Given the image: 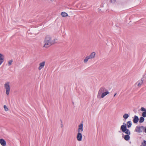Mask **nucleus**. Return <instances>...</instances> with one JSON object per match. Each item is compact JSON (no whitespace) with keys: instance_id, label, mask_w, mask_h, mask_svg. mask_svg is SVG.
Listing matches in <instances>:
<instances>
[{"instance_id":"f257e3e1","label":"nucleus","mask_w":146,"mask_h":146,"mask_svg":"<svg viewBox=\"0 0 146 146\" xmlns=\"http://www.w3.org/2000/svg\"><path fill=\"white\" fill-rule=\"evenodd\" d=\"M57 40L56 39H54L53 40H51V38L49 35H47L45 39L44 43H45L44 46L46 48L52 45L55 42V41Z\"/></svg>"},{"instance_id":"f03ea898","label":"nucleus","mask_w":146,"mask_h":146,"mask_svg":"<svg viewBox=\"0 0 146 146\" xmlns=\"http://www.w3.org/2000/svg\"><path fill=\"white\" fill-rule=\"evenodd\" d=\"M120 130L122 132L126 134L130 135L131 132L129 130L127 129V126L125 125H121L120 127Z\"/></svg>"},{"instance_id":"7ed1b4c3","label":"nucleus","mask_w":146,"mask_h":146,"mask_svg":"<svg viewBox=\"0 0 146 146\" xmlns=\"http://www.w3.org/2000/svg\"><path fill=\"white\" fill-rule=\"evenodd\" d=\"M4 87L5 89L6 93V94L8 95L9 94L10 91V86L9 85V82H7L5 83L4 84Z\"/></svg>"},{"instance_id":"20e7f679","label":"nucleus","mask_w":146,"mask_h":146,"mask_svg":"<svg viewBox=\"0 0 146 146\" xmlns=\"http://www.w3.org/2000/svg\"><path fill=\"white\" fill-rule=\"evenodd\" d=\"M107 90L106 89L105 87H101L100 88V89L98 92L97 95V98L99 99H100V95L102 93L104 92L105 91Z\"/></svg>"},{"instance_id":"39448f33","label":"nucleus","mask_w":146,"mask_h":146,"mask_svg":"<svg viewBox=\"0 0 146 146\" xmlns=\"http://www.w3.org/2000/svg\"><path fill=\"white\" fill-rule=\"evenodd\" d=\"M82 135L81 132H78L76 136L77 140L78 141H81L82 140Z\"/></svg>"},{"instance_id":"423d86ee","label":"nucleus","mask_w":146,"mask_h":146,"mask_svg":"<svg viewBox=\"0 0 146 146\" xmlns=\"http://www.w3.org/2000/svg\"><path fill=\"white\" fill-rule=\"evenodd\" d=\"M122 137L123 138H124V139L127 141H128L130 140V137L129 136L130 135L129 134H126V135H124V134L122 133Z\"/></svg>"},{"instance_id":"0eeeda50","label":"nucleus","mask_w":146,"mask_h":146,"mask_svg":"<svg viewBox=\"0 0 146 146\" xmlns=\"http://www.w3.org/2000/svg\"><path fill=\"white\" fill-rule=\"evenodd\" d=\"M83 123H80L78 126V132H82L83 130Z\"/></svg>"},{"instance_id":"6e6552de","label":"nucleus","mask_w":146,"mask_h":146,"mask_svg":"<svg viewBox=\"0 0 146 146\" xmlns=\"http://www.w3.org/2000/svg\"><path fill=\"white\" fill-rule=\"evenodd\" d=\"M109 93V92L107 90L105 91L104 92H103L102 94L100 95V99L101 98H104L105 96L106 95H108Z\"/></svg>"},{"instance_id":"1a4fd4ad","label":"nucleus","mask_w":146,"mask_h":146,"mask_svg":"<svg viewBox=\"0 0 146 146\" xmlns=\"http://www.w3.org/2000/svg\"><path fill=\"white\" fill-rule=\"evenodd\" d=\"M139 120V119L138 117L136 115H135L134 116V118L133 119V121L134 123H137Z\"/></svg>"},{"instance_id":"9d476101","label":"nucleus","mask_w":146,"mask_h":146,"mask_svg":"<svg viewBox=\"0 0 146 146\" xmlns=\"http://www.w3.org/2000/svg\"><path fill=\"white\" fill-rule=\"evenodd\" d=\"M0 143L2 146H5L6 145V142L3 139H0Z\"/></svg>"},{"instance_id":"9b49d317","label":"nucleus","mask_w":146,"mask_h":146,"mask_svg":"<svg viewBox=\"0 0 146 146\" xmlns=\"http://www.w3.org/2000/svg\"><path fill=\"white\" fill-rule=\"evenodd\" d=\"M4 60V56L0 53V65L3 62Z\"/></svg>"},{"instance_id":"f8f14e48","label":"nucleus","mask_w":146,"mask_h":146,"mask_svg":"<svg viewBox=\"0 0 146 146\" xmlns=\"http://www.w3.org/2000/svg\"><path fill=\"white\" fill-rule=\"evenodd\" d=\"M45 64V62L43 61L42 62H41L39 64V66L38 67V69L40 70L42 68H43Z\"/></svg>"},{"instance_id":"ddd939ff","label":"nucleus","mask_w":146,"mask_h":146,"mask_svg":"<svg viewBox=\"0 0 146 146\" xmlns=\"http://www.w3.org/2000/svg\"><path fill=\"white\" fill-rule=\"evenodd\" d=\"M95 52H93L91 53L89 56H88L90 59H92L94 58L95 57Z\"/></svg>"},{"instance_id":"4468645a","label":"nucleus","mask_w":146,"mask_h":146,"mask_svg":"<svg viewBox=\"0 0 146 146\" xmlns=\"http://www.w3.org/2000/svg\"><path fill=\"white\" fill-rule=\"evenodd\" d=\"M135 131L138 132L139 133H141L142 132V131L141 130L140 127L139 126H136L135 129Z\"/></svg>"},{"instance_id":"2eb2a0df","label":"nucleus","mask_w":146,"mask_h":146,"mask_svg":"<svg viewBox=\"0 0 146 146\" xmlns=\"http://www.w3.org/2000/svg\"><path fill=\"white\" fill-rule=\"evenodd\" d=\"M132 125V122L131 121L127 122V125L128 128L130 127Z\"/></svg>"},{"instance_id":"dca6fc26","label":"nucleus","mask_w":146,"mask_h":146,"mask_svg":"<svg viewBox=\"0 0 146 146\" xmlns=\"http://www.w3.org/2000/svg\"><path fill=\"white\" fill-rule=\"evenodd\" d=\"M61 15L63 17H66L68 16V14L65 12H62Z\"/></svg>"},{"instance_id":"f3484780","label":"nucleus","mask_w":146,"mask_h":146,"mask_svg":"<svg viewBox=\"0 0 146 146\" xmlns=\"http://www.w3.org/2000/svg\"><path fill=\"white\" fill-rule=\"evenodd\" d=\"M145 120L144 117H140L139 119V122L140 123H142Z\"/></svg>"},{"instance_id":"a211bd4d","label":"nucleus","mask_w":146,"mask_h":146,"mask_svg":"<svg viewBox=\"0 0 146 146\" xmlns=\"http://www.w3.org/2000/svg\"><path fill=\"white\" fill-rule=\"evenodd\" d=\"M129 117V115L127 113H125L123 116V117L125 119H127Z\"/></svg>"},{"instance_id":"6ab92c4d","label":"nucleus","mask_w":146,"mask_h":146,"mask_svg":"<svg viewBox=\"0 0 146 146\" xmlns=\"http://www.w3.org/2000/svg\"><path fill=\"white\" fill-rule=\"evenodd\" d=\"M90 58L88 56H87L84 60V62L85 63H86L88 59H90Z\"/></svg>"},{"instance_id":"aec40b11","label":"nucleus","mask_w":146,"mask_h":146,"mask_svg":"<svg viewBox=\"0 0 146 146\" xmlns=\"http://www.w3.org/2000/svg\"><path fill=\"white\" fill-rule=\"evenodd\" d=\"M137 82L138 83L137 86H140L143 84V81L141 80L138 81Z\"/></svg>"},{"instance_id":"412c9836","label":"nucleus","mask_w":146,"mask_h":146,"mask_svg":"<svg viewBox=\"0 0 146 146\" xmlns=\"http://www.w3.org/2000/svg\"><path fill=\"white\" fill-rule=\"evenodd\" d=\"M145 76V75L143 76V77L141 79V80L143 82H145L146 81V76Z\"/></svg>"},{"instance_id":"4be33fe9","label":"nucleus","mask_w":146,"mask_h":146,"mask_svg":"<svg viewBox=\"0 0 146 146\" xmlns=\"http://www.w3.org/2000/svg\"><path fill=\"white\" fill-rule=\"evenodd\" d=\"M142 116L143 117H146V111L143 112L142 113Z\"/></svg>"},{"instance_id":"5701e85b","label":"nucleus","mask_w":146,"mask_h":146,"mask_svg":"<svg viewBox=\"0 0 146 146\" xmlns=\"http://www.w3.org/2000/svg\"><path fill=\"white\" fill-rule=\"evenodd\" d=\"M140 110L142 111H143V112L146 111V109L143 107H141Z\"/></svg>"},{"instance_id":"b1692460","label":"nucleus","mask_w":146,"mask_h":146,"mask_svg":"<svg viewBox=\"0 0 146 146\" xmlns=\"http://www.w3.org/2000/svg\"><path fill=\"white\" fill-rule=\"evenodd\" d=\"M141 145H143L146 146V141L145 140H144L143 142L141 143Z\"/></svg>"},{"instance_id":"393cba45","label":"nucleus","mask_w":146,"mask_h":146,"mask_svg":"<svg viewBox=\"0 0 146 146\" xmlns=\"http://www.w3.org/2000/svg\"><path fill=\"white\" fill-rule=\"evenodd\" d=\"M13 61V60H11L8 61V65L9 66H10L11 65Z\"/></svg>"},{"instance_id":"a878e982","label":"nucleus","mask_w":146,"mask_h":146,"mask_svg":"<svg viewBox=\"0 0 146 146\" xmlns=\"http://www.w3.org/2000/svg\"><path fill=\"white\" fill-rule=\"evenodd\" d=\"M3 107L5 111H7L8 110V109L7 108V107L6 105H4Z\"/></svg>"},{"instance_id":"bb28decb","label":"nucleus","mask_w":146,"mask_h":146,"mask_svg":"<svg viewBox=\"0 0 146 146\" xmlns=\"http://www.w3.org/2000/svg\"><path fill=\"white\" fill-rule=\"evenodd\" d=\"M110 0V2L111 3H115V1H116V0Z\"/></svg>"},{"instance_id":"cd10ccee","label":"nucleus","mask_w":146,"mask_h":146,"mask_svg":"<svg viewBox=\"0 0 146 146\" xmlns=\"http://www.w3.org/2000/svg\"><path fill=\"white\" fill-rule=\"evenodd\" d=\"M139 127H140V129H141L142 128L143 129V130H144L145 128V127H144L143 126H139Z\"/></svg>"},{"instance_id":"c85d7f7f","label":"nucleus","mask_w":146,"mask_h":146,"mask_svg":"<svg viewBox=\"0 0 146 146\" xmlns=\"http://www.w3.org/2000/svg\"><path fill=\"white\" fill-rule=\"evenodd\" d=\"M143 131L145 132V133H146V127H145V129Z\"/></svg>"},{"instance_id":"c756f323","label":"nucleus","mask_w":146,"mask_h":146,"mask_svg":"<svg viewBox=\"0 0 146 146\" xmlns=\"http://www.w3.org/2000/svg\"><path fill=\"white\" fill-rule=\"evenodd\" d=\"M123 125H126V126H127V124H125V123H123Z\"/></svg>"},{"instance_id":"7c9ffc66","label":"nucleus","mask_w":146,"mask_h":146,"mask_svg":"<svg viewBox=\"0 0 146 146\" xmlns=\"http://www.w3.org/2000/svg\"><path fill=\"white\" fill-rule=\"evenodd\" d=\"M116 94H117V93H115L113 97H115V96L116 95Z\"/></svg>"},{"instance_id":"2f4dec72","label":"nucleus","mask_w":146,"mask_h":146,"mask_svg":"<svg viewBox=\"0 0 146 146\" xmlns=\"http://www.w3.org/2000/svg\"><path fill=\"white\" fill-rule=\"evenodd\" d=\"M60 121H61V124H62V121L61 119H60Z\"/></svg>"},{"instance_id":"473e14b6","label":"nucleus","mask_w":146,"mask_h":146,"mask_svg":"<svg viewBox=\"0 0 146 146\" xmlns=\"http://www.w3.org/2000/svg\"><path fill=\"white\" fill-rule=\"evenodd\" d=\"M60 125H61V128H62V127H63V124H61Z\"/></svg>"},{"instance_id":"72a5a7b5","label":"nucleus","mask_w":146,"mask_h":146,"mask_svg":"<svg viewBox=\"0 0 146 146\" xmlns=\"http://www.w3.org/2000/svg\"><path fill=\"white\" fill-rule=\"evenodd\" d=\"M118 132H119V133H121V131H118Z\"/></svg>"}]
</instances>
